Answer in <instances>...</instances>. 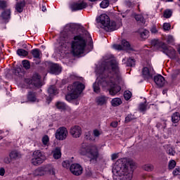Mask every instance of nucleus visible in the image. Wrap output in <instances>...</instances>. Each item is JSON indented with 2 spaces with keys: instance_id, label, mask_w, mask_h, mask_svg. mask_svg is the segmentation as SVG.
<instances>
[{
  "instance_id": "1",
  "label": "nucleus",
  "mask_w": 180,
  "mask_h": 180,
  "mask_svg": "<svg viewBox=\"0 0 180 180\" xmlns=\"http://www.w3.org/2000/svg\"><path fill=\"white\" fill-rule=\"evenodd\" d=\"M119 67L115 60L107 61L97 78V82L93 84L94 92L99 94L101 92L100 86H103V88L108 86V92L111 96L119 94L122 91V87L116 84V81H119L120 78L117 73Z\"/></svg>"
},
{
  "instance_id": "37",
  "label": "nucleus",
  "mask_w": 180,
  "mask_h": 180,
  "mask_svg": "<svg viewBox=\"0 0 180 180\" xmlns=\"http://www.w3.org/2000/svg\"><path fill=\"white\" fill-rule=\"evenodd\" d=\"M110 4L109 0H103L100 4V7L102 8V9H106Z\"/></svg>"
},
{
  "instance_id": "6",
  "label": "nucleus",
  "mask_w": 180,
  "mask_h": 180,
  "mask_svg": "<svg viewBox=\"0 0 180 180\" xmlns=\"http://www.w3.org/2000/svg\"><path fill=\"white\" fill-rule=\"evenodd\" d=\"M96 21L97 23H101L104 26L106 32H115V30H117V25L115 20H110V18L106 14H101L96 18Z\"/></svg>"
},
{
  "instance_id": "59",
  "label": "nucleus",
  "mask_w": 180,
  "mask_h": 180,
  "mask_svg": "<svg viewBox=\"0 0 180 180\" xmlns=\"http://www.w3.org/2000/svg\"><path fill=\"white\" fill-rule=\"evenodd\" d=\"M46 10H47V8H46V6H42V8H41L42 12H46Z\"/></svg>"
},
{
  "instance_id": "25",
  "label": "nucleus",
  "mask_w": 180,
  "mask_h": 180,
  "mask_svg": "<svg viewBox=\"0 0 180 180\" xmlns=\"http://www.w3.org/2000/svg\"><path fill=\"white\" fill-rule=\"evenodd\" d=\"M1 18L3 20H9L11 19V9L4 10L1 13Z\"/></svg>"
},
{
  "instance_id": "47",
  "label": "nucleus",
  "mask_w": 180,
  "mask_h": 180,
  "mask_svg": "<svg viewBox=\"0 0 180 180\" xmlns=\"http://www.w3.org/2000/svg\"><path fill=\"white\" fill-rule=\"evenodd\" d=\"M171 29V24L168 23V22H165L163 24V30L167 31V30H169Z\"/></svg>"
},
{
  "instance_id": "27",
  "label": "nucleus",
  "mask_w": 180,
  "mask_h": 180,
  "mask_svg": "<svg viewBox=\"0 0 180 180\" xmlns=\"http://www.w3.org/2000/svg\"><path fill=\"white\" fill-rule=\"evenodd\" d=\"M172 123H174V124H176V123L179 122L180 120V114L179 112H175L174 113H173L172 115Z\"/></svg>"
},
{
  "instance_id": "48",
  "label": "nucleus",
  "mask_w": 180,
  "mask_h": 180,
  "mask_svg": "<svg viewBox=\"0 0 180 180\" xmlns=\"http://www.w3.org/2000/svg\"><path fill=\"white\" fill-rule=\"evenodd\" d=\"M167 42L168 44H171V43H174V37L172 35H169L167 37Z\"/></svg>"
},
{
  "instance_id": "46",
  "label": "nucleus",
  "mask_w": 180,
  "mask_h": 180,
  "mask_svg": "<svg viewBox=\"0 0 180 180\" xmlns=\"http://www.w3.org/2000/svg\"><path fill=\"white\" fill-rule=\"evenodd\" d=\"M144 169L145 171H148V172L153 171V169H154V167L151 165H146L144 166Z\"/></svg>"
},
{
  "instance_id": "38",
  "label": "nucleus",
  "mask_w": 180,
  "mask_h": 180,
  "mask_svg": "<svg viewBox=\"0 0 180 180\" xmlns=\"http://www.w3.org/2000/svg\"><path fill=\"white\" fill-rule=\"evenodd\" d=\"M41 141H42V144H44V146L49 147V143L50 141V138H49V136L44 135L42 137Z\"/></svg>"
},
{
  "instance_id": "19",
  "label": "nucleus",
  "mask_w": 180,
  "mask_h": 180,
  "mask_svg": "<svg viewBox=\"0 0 180 180\" xmlns=\"http://www.w3.org/2000/svg\"><path fill=\"white\" fill-rule=\"evenodd\" d=\"M96 102L98 106H103L108 103V97L106 96H99L96 97Z\"/></svg>"
},
{
  "instance_id": "51",
  "label": "nucleus",
  "mask_w": 180,
  "mask_h": 180,
  "mask_svg": "<svg viewBox=\"0 0 180 180\" xmlns=\"http://www.w3.org/2000/svg\"><path fill=\"white\" fill-rule=\"evenodd\" d=\"M85 137L87 140H91V141L94 140V139H92V136H91V131L86 133Z\"/></svg>"
},
{
  "instance_id": "24",
  "label": "nucleus",
  "mask_w": 180,
  "mask_h": 180,
  "mask_svg": "<svg viewBox=\"0 0 180 180\" xmlns=\"http://www.w3.org/2000/svg\"><path fill=\"white\" fill-rule=\"evenodd\" d=\"M9 158L11 161H16V160H19V158H20V153L17 150H12L9 154Z\"/></svg>"
},
{
  "instance_id": "14",
  "label": "nucleus",
  "mask_w": 180,
  "mask_h": 180,
  "mask_svg": "<svg viewBox=\"0 0 180 180\" xmlns=\"http://www.w3.org/2000/svg\"><path fill=\"white\" fill-rule=\"evenodd\" d=\"M112 47L115 49V50H118L120 51L122 50H131L130 43L126 39H122L121 44H115L112 46Z\"/></svg>"
},
{
  "instance_id": "39",
  "label": "nucleus",
  "mask_w": 180,
  "mask_h": 180,
  "mask_svg": "<svg viewBox=\"0 0 180 180\" xmlns=\"http://www.w3.org/2000/svg\"><path fill=\"white\" fill-rule=\"evenodd\" d=\"M136 65V60L132 58H129L127 61V67H133V65Z\"/></svg>"
},
{
  "instance_id": "50",
  "label": "nucleus",
  "mask_w": 180,
  "mask_h": 180,
  "mask_svg": "<svg viewBox=\"0 0 180 180\" xmlns=\"http://www.w3.org/2000/svg\"><path fill=\"white\" fill-rule=\"evenodd\" d=\"M180 174V168H176L174 171H173V175L174 176H176L178 175H179Z\"/></svg>"
},
{
  "instance_id": "56",
  "label": "nucleus",
  "mask_w": 180,
  "mask_h": 180,
  "mask_svg": "<svg viewBox=\"0 0 180 180\" xmlns=\"http://www.w3.org/2000/svg\"><path fill=\"white\" fill-rule=\"evenodd\" d=\"M0 175L1 176H4V175H5V169L4 167L0 169Z\"/></svg>"
},
{
  "instance_id": "28",
  "label": "nucleus",
  "mask_w": 180,
  "mask_h": 180,
  "mask_svg": "<svg viewBox=\"0 0 180 180\" xmlns=\"http://www.w3.org/2000/svg\"><path fill=\"white\" fill-rule=\"evenodd\" d=\"M30 53L34 58H37L38 60H40V55L41 54V51H40V49L37 48L34 49L31 51Z\"/></svg>"
},
{
  "instance_id": "61",
  "label": "nucleus",
  "mask_w": 180,
  "mask_h": 180,
  "mask_svg": "<svg viewBox=\"0 0 180 180\" xmlns=\"http://www.w3.org/2000/svg\"><path fill=\"white\" fill-rule=\"evenodd\" d=\"M36 65H39L40 64V60H35Z\"/></svg>"
},
{
  "instance_id": "33",
  "label": "nucleus",
  "mask_w": 180,
  "mask_h": 180,
  "mask_svg": "<svg viewBox=\"0 0 180 180\" xmlns=\"http://www.w3.org/2000/svg\"><path fill=\"white\" fill-rule=\"evenodd\" d=\"M56 106L57 108V109H59L60 110H65L67 105H65V103H63L61 101H58L56 103Z\"/></svg>"
},
{
  "instance_id": "23",
  "label": "nucleus",
  "mask_w": 180,
  "mask_h": 180,
  "mask_svg": "<svg viewBox=\"0 0 180 180\" xmlns=\"http://www.w3.org/2000/svg\"><path fill=\"white\" fill-rule=\"evenodd\" d=\"M150 43L154 46V47H158V49H162V50L164 49V46L165 45V43L160 41L158 39H152Z\"/></svg>"
},
{
  "instance_id": "52",
  "label": "nucleus",
  "mask_w": 180,
  "mask_h": 180,
  "mask_svg": "<svg viewBox=\"0 0 180 180\" xmlns=\"http://www.w3.org/2000/svg\"><path fill=\"white\" fill-rule=\"evenodd\" d=\"M4 162L5 164H11V162H12V160H11L10 157H6L4 160Z\"/></svg>"
},
{
  "instance_id": "62",
  "label": "nucleus",
  "mask_w": 180,
  "mask_h": 180,
  "mask_svg": "<svg viewBox=\"0 0 180 180\" xmlns=\"http://www.w3.org/2000/svg\"><path fill=\"white\" fill-rule=\"evenodd\" d=\"M177 51H178L179 54L180 55V44L179 45V46L177 48Z\"/></svg>"
},
{
  "instance_id": "42",
  "label": "nucleus",
  "mask_w": 180,
  "mask_h": 180,
  "mask_svg": "<svg viewBox=\"0 0 180 180\" xmlns=\"http://www.w3.org/2000/svg\"><path fill=\"white\" fill-rule=\"evenodd\" d=\"M169 169H174L175 167H176V162L175 160H172L169 162Z\"/></svg>"
},
{
  "instance_id": "36",
  "label": "nucleus",
  "mask_w": 180,
  "mask_h": 180,
  "mask_svg": "<svg viewBox=\"0 0 180 180\" xmlns=\"http://www.w3.org/2000/svg\"><path fill=\"white\" fill-rule=\"evenodd\" d=\"M163 16L165 18V19H169L171 16H172V11L170 9H167L163 13Z\"/></svg>"
},
{
  "instance_id": "22",
  "label": "nucleus",
  "mask_w": 180,
  "mask_h": 180,
  "mask_svg": "<svg viewBox=\"0 0 180 180\" xmlns=\"http://www.w3.org/2000/svg\"><path fill=\"white\" fill-rule=\"evenodd\" d=\"M52 154L54 160H60L61 158V148L60 147H56L53 150H52Z\"/></svg>"
},
{
  "instance_id": "2",
  "label": "nucleus",
  "mask_w": 180,
  "mask_h": 180,
  "mask_svg": "<svg viewBox=\"0 0 180 180\" xmlns=\"http://www.w3.org/2000/svg\"><path fill=\"white\" fill-rule=\"evenodd\" d=\"M134 163L127 161V159H120L112 167V174L118 176L119 180H131L133 178Z\"/></svg>"
},
{
  "instance_id": "40",
  "label": "nucleus",
  "mask_w": 180,
  "mask_h": 180,
  "mask_svg": "<svg viewBox=\"0 0 180 180\" xmlns=\"http://www.w3.org/2000/svg\"><path fill=\"white\" fill-rule=\"evenodd\" d=\"M22 67L25 70H30V61H29L27 60H23L22 61Z\"/></svg>"
},
{
  "instance_id": "53",
  "label": "nucleus",
  "mask_w": 180,
  "mask_h": 180,
  "mask_svg": "<svg viewBox=\"0 0 180 180\" xmlns=\"http://www.w3.org/2000/svg\"><path fill=\"white\" fill-rule=\"evenodd\" d=\"M94 136V137H99L101 136V132H99V130L98 129H94L93 131Z\"/></svg>"
},
{
  "instance_id": "13",
  "label": "nucleus",
  "mask_w": 180,
  "mask_h": 180,
  "mask_svg": "<svg viewBox=\"0 0 180 180\" xmlns=\"http://www.w3.org/2000/svg\"><path fill=\"white\" fill-rule=\"evenodd\" d=\"M70 171L76 176H79V175H82V172L84 171V169L82 168V166L78 163L72 164L70 167Z\"/></svg>"
},
{
  "instance_id": "30",
  "label": "nucleus",
  "mask_w": 180,
  "mask_h": 180,
  "mask_svg": "<svg viewBox=\"0 0 180 180\" xmlns=\"http://www.w3.org/2000/svg\"><path fill=\"white\" fill-rule=\"evenodd\" d=\"M147 101H145L144 103H141L139 105V110L141 113H146V110H147Z\"/></svg>"
},
{
  "instance_id": "29",
  "label": "nucleus",
  "mask_w": 180,
  "mask_h": 180,
  "mask_svg": "<svg viewBox=\"0 0 180 180\" xmlns=\"http://www.w3.org/2000/svg\"><path fill=\"white\" fill-rule=\"evenodd\" d=\"M123 102L122 101V98H112L111 101V105L114 108H116V106H120Z\"/></svg>"
},
{
  "instance_id": "18",
  "label": "nucleus",
  "mask_w": 180,
  "mask_h": 180,
  "mask_svg": "<svg viewBox=\"0 0 180 180\" xmlns=\"http://www.w3.org/2000/svg\"><path fill=\"white\" fill-rule=\"evenodd\" d=\"M27 101L31 103H34V102H39V98H37V92L34 91H29L26 95Z\"/></svg>"
},
{
  "instance_id": "35",
  "label": "nucleus",
  "mask_w": 180,
  "mask_h": 180,
  "mask_svg": "<svg viewBox=\"0 0 180 180\" xmlns=\"http://www.w3.org/2000/svg\"><path fill=\"white\" fill-rule=\"evenodd\" d=\"M6 8H8V2L5 0H0V10L6 11Z\"/></svg>"
},
{
  "instance_id": "63",
  "label": "nucleus",
  "mask_w": 180,
  "mask_h": 180,
  "mask_svg": "<svg viewBox=\"0 0 180 180\" xmlns=\"http://www.w3.org/2000/svg\"><path fill=\"white\" fill-rule=\"evenodd\" d=\"M167 2H174V0H166Z\"/></svg>"
},
{
  "instance_id": "41",
  "label": "nucleus",
  "mask_w": 180,
  "mask_h": 180,
  "mask_svg": "<svg viewBox=\"0 0 180 180\" xmlns=\"http://www.w3.org/2000/svg\"><path fill=\"white\" fill-rule=\"evenodd\" d=\"M135 20H136V22H140L141 23H144L146 22L144 17H143V15H135Z\"/></svg>"
},
{
  "instance_id": "32",
  "label": "nucleus",
  "mask_w": 180,
  "mask_h": 180,
  "mask_svg": "<svg viewBox=\"0 0 180 180\" xmlns=\"http://www.w3.org/2000/svg\"><path fill=\"white\" fill-rule=\"evenodd\" d=\"M17 54L20 57H26L29 54V52L23 49H19L17 50Z\"/></svg>"
},
{
  "instance_id": "7",
  "label": "nucleus",
  "mask_w": 180,
  "mask_h": 180,
  "mask_svg": "<svg viewBox=\"0 0 180 180\" xmlns=\"http://www.w3.org/2000/svg\"><path fill=\"white\" fill-rule=\"evenodd\" d=\"M41 78V77H40L39 73H34L32 78L25 79V82L27 85H32L34 88H41L43 84L41 83V80H40Z\"/></svg>"
},
{
  "instance_id": "34",
  "label": "nucleus",
  "mask_w": 180,
  "mask_h": 180,
  "mask_svg": "<svg viewBox=\"0 0 180 180\" xmlns=\"http://www.w3.org/2000/svg\"><path fill=\"white\" fill-rule=\"evenodd\" d=\"M149 34H150V32L147 30H143L140 32L141 38L143 39L144 40H146V39H148Z\"/></svg>"
},
{
  "instance_id": "12",
  "label": "nucleus",
  "mask_w": 180,
  "mask_h": 180,
  "mask_svg": "<svg viewBox=\"0 0 180 180\" xmlns=\"http://www.w3.org/2000/svg\"><path fill=\"white\" fill-rule=\"evenodd\" d=\"M68 136V130L65 127H60L58 129H57L56 133V139L57 140L63 141L67 139Z\"/></svg>"
},
{
  "instance_id": "17",
  "label": "nucleus",
  "mask_w": 180,
  "mask_h": 180,
  "mask_svg": "<svg viewBox=\"0 0 180 180\" xmlns=\"http://www.w3.org/2000/svg\"><path fill=\"white\" fill-rule=\"evenodd\" d=\"M153 81L158 86V88H162V86L165 85V82H167V81H165V77L160 74L154 76Z\"/></svg>"
},
{
  "instance_id": "64",
  "label": "nucleus",
  "mask_w": 180,
  "mask_h": 180,
  "mask_svg": "<svg viewBox=\"0 0 180 180\" xmlns=\"http://www.w3.org/2000/svg\"><path fill=\"white\" fill-rule=\"evenodd\" d=\"M41 47L42 49H46V46H44V45L41 46Z\"/></svg>"
},
{
  "instance_id": "31",
  "label": "nucleus",
  "mask_w": 180,
  "mask_h": 180,
  "mask_svg": "<svg viewBox=\"0 0 180 180\" xmlns=\"http://www.w3.org/2000/svg\"><path fill=\"white\" fill-rule=\"evenodd\" d=\"M22 70H23V68H22V65H16L13 68L12 72H13V75L18 76V75H19V74H20V72H22Z\"/></svg>"
},
{
  "instance_id": "60",
  "label": "nucleus",
  "mask_w": 180,
  "mask_h": 180,
  "mask_svg": "<svg viewBox=\"0 0 180 180\" xmlns=\"http://www.w3.org/2000/svg\"><path fill=\"white\" fill-rule=\"evenodd\" d=\"M62 37L63 38V39H67V37H68V35H67V34H62Z\"/></svg>"
},
{
  "instance_id": "10",
  "label": "nucleus",
  "mask_w": 180,
  "mask_h": 180,
  "mask_svg": "<svg viewBox=\"0 0 180 180\" xmlns=\"http://www.w3.org/2000/svg\"><path fill=\"white\" fill-rule=\"evenodd\" d=\"M162 51L164 54H166L167 57L170 58L171 60H176V51L175 49L172 47L168 48L165 44V46L163 45Z\"/></svg>"
},
{
  "instance_id": "3",
  "label": "nucleus",
  "mask_w": 180,
  "mask_h": 180,
  "mask_svg": "<svg viewBox=\"0 0 180 180\" xmlns=\"http://www.w3.org/2000/svg\"><path fill=\"white\" fill-rule=\"evenodd\" d=\"M87 41L81 34L75 35L71 41V48L75 57H81L85 53Z\"/></svg>"
},
{
  "instance_id": "16",
  "label": "nucleus",
  "mask_w": 180,
  "mask_h": 180,
  "mask_svg": "<svg viewBox=\"0 0 180 180\" xmlns=\"http://www.w3.org/2000/svg\"><path fill=\"white\" fill-rule=\"evenodd\" d=\"M70 134L75 139H78L81 137V134H82V129H81V127L75 125L70 128Z\"/></svg>"
},
{
  "instance_id": "4",
  "label": "nucleus",
  "mask_w": 180,
  "mask_h": 180,
  "mask_svg": "<svg viewBox=\"0 0 180 180\" xmlns=\"http://www.w3.org/2000/svg\"><path fill=\"white\" fill-rule=\"evenodd\" d=\"M85 89V84H82L81 82H75L72 84H70L68 86V92L65 95V99L68 102H72L78 99L79 95L84 92Z\"/></svg>"
},
{
  "instance_id": "9",
  "label": "nucleus",
  "mask_w": 180,
  "mask_h": 180,
  "mask_svg": "<svg viewBox=\"0 0 180 180\" xmlns=\"http://www.w3.org/2000/svg\"><path fill=\"white\" fill-rule=\"evenodd\" d=\"M46 160V157L43 155V153L40 150H35L33 153V158L31 160L32 165H40V164H43Z\"/></svg>"
},
{
  "instance_id": "49",
  "label": "nucleus",
  "mask_w": 180,
  "mask_h": 180,
  "mask_svg": "<svg viewBox=\"0 0 180 180\" xmlns=\"http://www.w3.org/2000/svg\"><path fill=\"white\" fill-rule=\"evenodd\" d=\"M175 150H174V148H170L168 150H167V154H169V155H175Z\"/></svg>"
},
{
  "instance_id": "44",
  "label": "nucleus",
  "mask_w": 180,
  "mask_h": 180,
  "mask_svg": "<svg viewBox=\"0 0 180 180\" xmlns=\"http://www.w3.org/2000/svg\"><path fill=\"white\" fill-rule=\"evenodd\" d=\"M124 98L125 101H129L131 98V92L129 91H124Z\"/></svg>"
},
{
  "instance_id": "11",
  "label": "nucleus",
  "mask_w": 180,
  "mask_h": 180,
  "mask_svg": "<svg viewBox=\"0 0 180 180\" xmlns=\"http://www.w3.org/2000/svg\"><path fill=\"white\" fill-rule=\"evenodd\" d=\"M88 6V4L84 0H79L76 2H74L71 5V9L72 12H77V11H82V9H86Z\"/></svg>"
},
{
  "instance_id": "21",
  "label": "nucleus",
  "mask_w": 180,
  "mask_h": 180,
  "mask_svg": "<svg viewBox=\"0 0 180 180\" xmlns=\"http://www.w3.org/2000/svg\"><path fill=\"white\" fill-rule=\"evenodd\" d=\"M25 6H26V1H25V0L17 2L15 4V11L18 12V13H22Z\"/></svg>"
},
{
  "instance_id": "26",
  "label": "nucleus",
  "mask_w": 180,
  "mask_h": 180,
  "mask_svg": "<svg viewBox=\"0 0 180 180\" xmlns=\"http://www.w3.org/2000/svg\"><path fill=\"white\" fill-rule=\"evenodd\" d=\"M48 94L50 96V99H51V96H53L54 95H57V94H58V90L57 89V88H56V86H51L48 89Z\"/></svg>"
},
{
  "instance_id": "57",
  "label": "nucleus",
  "mask_w": 180,
  "mask_h": 180,
  "mask_svg": "<svg viewBox=\"0 0 180 180\" xmlns=\"http://www.w3.org/2000/svg\"><path fill=\"white\" fill-rule=\"evenodd\" d=\"M89 47L90 49L88 51V53H89V51H92L94 49V44L92 42L89 44Z\"/></svg>"
},
{
  "instance_id": "55",
  "label": "nucleus",
  "mask_w": 180,
  "mask_h": 180,
  "mask_svg": "<svg viewBox=\"0 0 180 180\" xmlns=\"http://www.w3.org/2000/svg\"><path fill=\"white\" fill-rule=\"evenodd\" d=\"M150 32L151 33H158V30H157V27H155V25H153L151 28H150Z\"/></svg>"
},
{
  "instance_id": "20",
  "label": "nucleus",
  "mask_w": 180,
  "mask_h": 180,
  "mask_svg": "<svg viewBox=\"0 0 180 180\" xmlns=\"http://www.w3.org/2000/svg\"><path fill=\"white\" fill-rule=\"evenodd\" d=\"M142 75L145 79H153V75L150 72V69L147 67L143 68Z\"/></svg>"
},
{
  "instance_id": "54",
  "label": "nucleus",
  "mask_w": 180,
  "mask_h": 180,
  "mask_svg": "<svg viewBox=\"0 0 180 180\" xmlns=\"http://www.w3.org/2000/svg\"><path fill=\"white\" fill-rule=\"evenodd\" d=\"M117 158H119V155L117 153H113L112 155H111V160L112 161H115V160H117Z\"/></svg>"
},
{
  "instance_id": "15",
  "label": "nucleus",
  "mask_w": 180,
  "mask_h": 180,
  "mask_svg": "<svg viewBox=\"0 0 180 180\" xmlns=\"http://www.w3.org/2000/svg\"><path fill=\"white\" fill-rule=\"evenodd\" d=\"M49 68L51 74H55V75H58L59 74H61V66H60V64L58 63L49 62Z\"/></svg>"
},
{
  "instance_id": "58",
  "label": "nucleus",
  "mask_w": 180,
  "mask_h": 180,
  "mask_svg": "<svg viewBox=\"0 0 180 180\" xmlns=\"http://www.w3.org/2000/svg\"><path fill=\"white\" fill-rule=\"evenodd\" d=\"M110 126L112 127H117V122H111Z\"/></svg>"
},
{
  "instance_id": "8",
  "label": "nucleus",
  "mask_w": 180,
  "mask_h": 180,
  "mask_svg": "<svg viewBox=\"0 0 180 180\" xmlns=\"http://www.w3.org/2000/svg\"><path fill=\"white\" fill-rule=\"evenodd\" d=\"M46 174H49L50 175H56L54 168L46 165L39 167L34 171V175H36V176H43V175H46Z\"/></svg>"
},
{
  "instance_id": "43",
  "label": "nucleus",
  "mask_w": 180,
  "mask_h": 180,
  "mask_svg": "<svg viewBox=\"0 0 180 180\" xmlns=\"http://www.w3.org/2000/svg\"><path fill=\"white\" fill-rule=\"evenodd\" d=\"M62 165L63 168H66L67 169H68V168L71 167V162H70V160H65L62 162Z\"/></svg>"
},
{
  "instance_id": "5",
  "label": "nucleus",
  "mask_w": 180,
  "mask_h": 180,
  "mask_svg": "<svg viewBox=\"0 0 180 180\" xmlns=\"http://www.w3.org/2000/svg\"><path fill=\"white\" fill-rule=\"evenodd\" d=\"M81 155H85L91 162H98L99 149L96 145L82 144L80 149Z\"/></svg>"
},
{
  "instance_id": "45",
  "label": "nucleus",
  "mask_w": 180,
  "mask_h": 180,
  "mask_svg": "<svg viewBox=\"0 0 180 180\" xmlns=\"http://www.w3.org/2000/svg\"><path fill=\"white\" fill-rule=\"evenodd\" d=\"M131 120H134V115L129 114L125 117V123H129L131 122Z\"/></svg>"
}]
</instances>
